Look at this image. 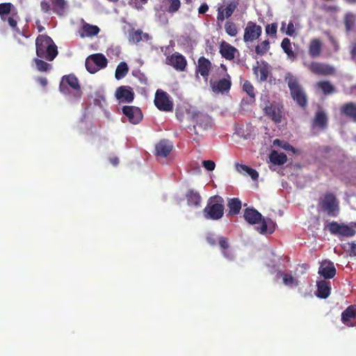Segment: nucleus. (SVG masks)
I'll return each instance as SVG.
<instances>
[{
	"instance_id": "1",
	"label": "nucleus",
	"mask_w": 356,
	"mask_h": 356,
	"mask_svg": "<svg viewBox=\"0 0 356 356\" xmlns=\"http://www.w3.org/2000/svg\"><path fill=\"white\" fill-rule=\"evenodd\" d=\"M243 218L250 225L261 222V225L256 227V229L260 234H271L275 230L274 222L269 218H263L262 215L254 208H246L244 210Z\"/></svg>"
},
{
	"instance_id": "2",
	"label": "nucleus",
	"mask_w": 356,
	"mask_h": 356,
	"mask_svg": "<svg viewBox=\"0 0 356 356\" xmlns=\"http://www.w3.org/2000/svg\"><path fill=\"white\" fill-rule=\"evenodd\" d=\"M36 55L38 58L52 61L58 55L57 46L47 35H39L35 40Z\"/></svg>"
},
{
	"instance_id": "3",
	"label": "nucleus",
	"mask_w": 356,
	"mask_h": 356,
	"mask_svg": "<svg viewBox=\"0 0 356 356\" xmlns=\"http://www.w3.org/2000/svg\"><path fill=\"white\" fill-rule=\"evenodd\" d=\"M224 210L223 198L219 195H213L208 199L202 214L207 220H218L222 218Z\"/></svg>"
},
{
	"instance_id": "4",
	"label": "nucleus",
	"mask_w": 356,
	"mask_h": 356,
	"mask_svg": "<svg viewBox=\"0 0 356 356\" xmlns=\"http://www.w3.org/2000/svg\"><path fill=\"white\" fill-rule=\"evenodd\" d=\"M284 81L287 83L292 99L300 107L302 108H306L307 106V97L298 78L291 73L288 72L285 75Z\"/></svg>"
},
{
	"instance_id": "5",
	"label": "nucleus",
	"mask_w": 356,
	"mask_h": 356,
	"mask_svg": "<svg viewBox=\"0 0 356 356\" xmlns=\"http://www.w3.org/2000/svg\"><path fill=\"white\" fill-rule=\"evenodd\" d=\"M318 206L322 211L327 213L328 216L335 217L339 210V201L335 195L332 193L327 192L323 197L320 198Z\"/></svg>"
},
{
	"instance_id": "6",
	"label": "nucleus",
	"mask_w": 356,
	"mask_h": 356,
	"mask_svg": "<svg viewBox=\"0 0 356 356\" xmlns=\"http://www.w3.org/2000/svg\"><path fill=\"white\" fill-rule=\"evenodd\" d=\"M59 90L64 95H70L73 90L80 96L81 86L77 77L73 74L63 76L59 84Z\"/></svg>"
},
{
	"instance_id": "7",
	"label": "nucleus",
	"mask_w": 356,
	"mask_h": 356,
	"mask_svg": "<svg viewBox=\"0 0 356 356\" xmlns=\"http://www.w3.org/2000/svg\"><path fill=\"white\" fill-rule=\"evenodd\" d=\"M42 12L50 14L51 11L57 15L62 16L65 14L67 3L65 0H42L40 2Z\"/></svg>"
},
{
	"instance_id": "8",
	"label": "nucleus",
	"mask_w": 356,
	"mask_h": 356,
	"mask_svg": "<svg viewBox=\"0 0 356 356\" xmlns=\"http://www.w3.org/2000/svg\"><path fill=\"white\" fill-rule=\"evenodd\" d=\"M328 229L332 234L339 235L346 237H352L356 234V224L350 225L339 224L337 222L332 221L327 225Z\"/></svg>"
},
{
	"instance_id": "9",
	"label": "nucleus",
	"mask_w": 356,
	"mask_h": 356,
	"mask_svg": "<svg viewBox=\"0 0 356 356\" xmlns=\"http://www.w3.org/2000/svg\"><path fill=\"white\" fill-rule=\"evenodd\" d=\"M154 102L159 111L164 112L173 111V102L170 100L169 95L161 89L156 90Z\"/></svg>"
},
{
	"instance_id": "10",
	"label": "nucleus",
	"mask_w": 356,
	"mask_h": 356,
	"mask_svg": "<svg viewBox=\"0 0 356 356\" xmlns=\"http://www.w3.org/2000/svg\"><path fill=\"white\" fill-rule=\"evenodd\" d=\"M192 119L195 123L193 128L196 134H199V131L207 130L211 126V118L207 114L200 112L195 113L192 115Z\"/></svg>"
},
{
	"instance_id": "11",
	"label": "nucleus",
	"mask_w": 356,
	"mask_h": 356,
	"mask_svg": "<svg viewBox=\"0 0 356 356\" xmlns=\"http://www.w3.org/2000/svg\"><path fill=\"white\" fill-rule=\"evenodd\" d=\"M307 67L313 74L316 75L332 76L336 73L335 68L327 63L312 62Z\"/></svg>"
},
{
	"instance_id": "12",
	"label": "nucleus",
	"mask_w": 356,
	"mask_h": 356,
	"mask_svg": "<svg viewBox=\"0 0 356 356\" xmlns=\"http://www.w3.org/2000/svg\"><path fill=\"white\" fill-rule=\"evenodd\" d=\"M262 33L261 26L250 21L244 30L243 40L245 42H252L258 39Z\"/></svg>"
},
{
	"instance_id": "13",
	"label": "nucleus",
	"mask_w": 356,
	"mask_h": 356,
	"mask_svg": "<svg viewBox=\"0 0 356 356\" xmlns=\"http://www.w3.org/2000/svg\"><path fill=\"white\" fill-rule=\"evenodd\" d=\"M122 111L129 122L133 124H137L143 120V115L142 111L137 106H124Z\"/></svg>"
},
{
	"instance_id": "14",
	"label": "nucleus",
	"mask_w": 356,
	"mask_h": 356,
	"mask_svg": "<svg viewBox=\"0 0 356 356\" xmlns=\"http://www.w3.org/2000/svg\"><path fill=\"white\" fill-rule=\"evenodd\" d=\"M115 96L119 103H131L135 97L133 88L129 86H121L115 92Z\"/></svg>"
},
{
	"instance_id": "15",
	"label": "nucleus",
	"mask_w": 356,
	"mask_h": 356,
	"mask_svg": "<svg viewBox=\"0 0 356 356\" xmlns=\"http://www.w3.org/2000/svg\"><path fill=\"white\" fill-rule=\"evenodd\" d=\"M263 111L264 115L275 124H279L282 122V111L276 104L268 102L263 108Z\"/></svg>"
},
{
	"instance_id": "16",
	"label": "nucleus",
	"mask_w": 356,
	"mask_h": 356,
	"mask_svg": "<svg viewBox=\"0 0 356 356\" xmlns=\"http://www.w3.org/2000/svg\"><path fill=\"white\" fill-rule=\"evenodd\" d=\"M318 273L325 280H330L336 275L337 270L332 261L324 260L321 263Z\"/></svg>"
},
{
	"instance_id": "17",
	"label": "nucleus",
	"mask_w": 356,
	"mask_h": 356,
	"mask_svg": "<svg viewBox=\"0 0 356 356\" xmlns=\"http://www.w3.org/2000/svg\"><path fill=\"white\" fill-rule=\"evenodd\" d=\"M167 64L172 66L176 70L183 72L187 65L186 58L178 52H175L167 58Z\"/></svg>"
},
{
	"instance_id": "18",
	"label": "nucleus",
	"mask_w": 356,
	"mask_h": 356,
	"mask_svg": "<svg viewBox=\"0 0 356 356\" xmlns=\"http://www.w3.org/2000/svg\"><path fill=\"white\" fill-rule=\"evenodd\" d=\"M219 53L222 58L227 60H232L236 54H239L238 50L235 47L224 40L220 42Z\"/></svg>"
},
{
	"instance_id": "19",
	"label": "nucleus",
	"mask_w": 356,
	"mask_h": 356,
	"mask_svg": "<svg viewBox=\"0 0 356 356\" xmlns=\"http://www.w3.org/2000/svg\"><path fill=\"white\" fill-rule=\"evenodd\" d=\"M210 85L214 92L223 93L224 92H227L229 90L232 86L231 77L229 74H227L226 78H222L215 81H210Z\"/></svg>"
},
{
	"instance_id": "20",
	"label": "nucleus",
	"mask_w": 356,
	"mask_h": 356,
	"mask_svg": "<svg viewBox=\"0 0 356 356\" xmlns=\"http://www.w3.org/2000/svg\"><path fill=\"white\" fill-rule=\"evenodd\" d=\"M355 319H356V305H350L341 313V322L348 327H354L356 325L353 322Z\"/></svg>"
},
{
	"instance_id": "21",
	"label": "nucleus",
	"mask_w": 356,
	"mask_h": 356,
	"mask_svg": "<svg viewBox=\"0 0 356 356\" xmlns=\"http://www.w3.org/2000/svg\"><path fill=\"white\" fill-rule=\"evenodd\" d=\"M211 68L212 64L211 61L204 56H201L197 60L195 72L200 74L203 78L207 79Z\"/></svg>"
},
{
	"instance_id": "22",
	"label": "nucleus",
	"mask_w": 356,
	"mask_h": 356,
	"mask_svg": "<svg viewBox=\"0 0 356 356\" xmlns=\"http://www.w3.org/2000/svg\"><path fill=\"white\" fill-rule=\"evenodd\" d=\"M339 111L342 116L356 122V103L353 102L345 103L341 106Z\"/></svg>"
},
{
	"instance_id": "23",
	"label": "nucleus",
	"mask_w": 356,
	"mask_h": 356,
	"mask_svg": "<svg viewBox=\"0 0 356 356\" xmlns=\"http://www.w3.org/2000/svg\"><path fill=\"white\" fill-rule=\"evenodd\" d=\"M328 118L327 114L322 109H318L312 120V125L313 127H318L324 130L327 127Z\"/></svg>"
},
{
	"instance_id": "24",
	"label": "nucleus",
	"mask_w": 356,
	"mask_h": 356,
	"mask_svg": "<svg viewBox=\"0 0 356 356\" xmlns=\"http://www.w3.org/2000/svg\"><path fill=\"white\" fill-rule=\"evenodd\" d=\"M173 148L172 143L168 140H161L155 146V154L157 156L166 157Z\"/></svg>"
},
{
	"instance_id": "25",
	"label": "nucleus",
	"mask_w": 356,
	"mask_h": 356,
	"mask_svg": "<svg viewBox=\"0 0 356 356\" xmlns=\"http://www.w3.org/2000/svg\"><path fill=\"white\" fill-rule=\"evenodd\" d=\"M323 42L320 38H313L308 45V54L311 58H316L321 56L323 51Z\"/></svg>"
},
{
	"instance_id": "26",
	"label": "nucleus",
	"mask_w": 356,
	"mask_h": 356,
	"mask_svg": "<svg viewBox=\"0 0 356 356\" xmlns=\"http://www.w3.org/2000/svg\"><path fill=\"white\" fill-rule=\"evenodd\" d=\"M317 290L316 295L318 298L325 299L330 295L331 292V283L329 281L325 280H320L316 282Z\"/></svg>"
},
{
	"instance_id": "27",
	"label": "nucleus",
	"mask_w": 356,
	"mask_h": 356,
	"mask_svg": "<svg viewBox=\"0 0 356 356\" xmlns=\"http://www.w3.org/2000/svg\"><path fill=\"white\" fill-rule=\"evenodd\" d=\"M186 197L189 206H195L196 207L201 206L202 197L197 191L193 189L188 190L186 194Z\"/></svg>"
},
{
	"instance_id": "28",
	"label": "nucleus",
	"mask_w": 356,
	"mask_h": 356,
	"mask_svg": "<svg viewBox=\"0 0 356 356\" xmlns=\"http://www.w3.org/2000/svg\"><path fill=\"white\" fill-rule=\"evenodd\" d=\"M100 29L97 26L84 22L82 26V31L80 32L79 35L81 38L91 37L97 35Z\"/></svg>"
},
{
	"instance_id": "29",
	"label": "nucleus",
	"mask_w": 356,
	"mask_h": 356,
	"mask_svg": "<svg viewBox=\"0 0 356 356\" xmlns=\"http://www.w3.org/2000/svg\"><path fill=\"white\" fill-rule=\"evenodd\" d=\"M151 39L149 35L147 33H143L141 30H133L129 32V41L137 44L140 41H147Z\"/></svg>"
},
{
	"instance_id": "30",
	"label": "nucleus",
	"mask_w": 356,
	"mask_h": 356,
	"mask_svg": "<svg viewBox=\"0 0 356 356\" xmlns=\"http://www.w3.org/2000/svg\"><path fill=\"white\" fill-rule=\"evenodd\" d=\"M227 207L229 209V216H236L239 213L241 209V201L236 197L231 198L228 200Z\"/></svg>"
},
{
	"instance_id": "31",
	"label": "nucleus",
	"mask_w": 356,
	"mask_h": 356,
	"mask_svg": "<svg viewBox=\"0 0 356 356\" xmlns=\"http://www.w3.org/2000/svg\"><path fill=\"white\" fill-rule=\"evenodd\" d=\"M281 47L284 52L287 55L288 58L294 60L297 58V54H296L291 47V40L288 38H284L281 42Z\"/></svg>"
},
{
	"instance_id": "32",
	"label": "nucleus",
	"mask_w": 356,
	"mask_h": 356,
	"mask_svg": "<svg viewBox=\"0 0 356 356\" xmlns=\"http://www.w3.org/2000/svg\"><path fill=\"white\" fill-rule=\"evenodd\" d=\"M269 159L274 165H283L287 161L286 155L284 153H279L276 150H272Z\"/></svg>"
},
{
	"instance_id": "33",
	"label": "nucleus",
	"mask_w": 356,
	"mask_h": 356,
	"mask_svg": "<svg viewBox=\"0 0 356 356\" xmlns=\"http://www.w3.org/2000/svg\"><path fill=\"white\" fill-rule=\"evenodd\" d=\"M20 19V17L17 12H13L10 15H7L6 17L5 20H2L3 22H7L10 27L15 31L19 32V29L17 26L18 21Z\"/></svg>"
},
{
	"instance_id": "34",
	"label": "nucleus",
	"mask_w": 356,
	"mask_h": 356,
	"mask_svg": "<svg viewBox=\"0 0 356 356\" xmlns=\"http://www.w3.org/2000/svg\"><path fill=\"white\" fill-rule=\"evenodd\" d=\"M92 62L100 69L105 68L107 66L108 60L106 56L100 53L94 54L89 56Z\"/></svg>"
},
{
	"instance_id": "35",
	"label": "nucleus",
	"mask_w": 356,
	"mask_h": 356,
	"mask_svg": "<svg viewBox=\"0 0 356 356\" xmlns=\"http://www.w3.org/2000/svg\"><path fill=\"white\" fill-rule=\"evenodd\" d=\"M318 89L321 90L325 95L336 92L334 86L328 81H320L316 83Z\"/></svg>"
},
{
	"instance_id": "36",
	"label": "nucleus",
	"mask_w": 356,
	"mask_h": 356,
	"mask_svg": "<svg viewBox=\"0 0 356 356\" xmlns=\"http://www.w3.org/2000/svg\"><path fill=\"white\" fill-rule=\"evenodd\" d=\"M16 11V9L11 3H0V17L1 20H5L7 15H10L13 12Z\"/></svg>"
},
{
	"instance_id": "37",
	"label": "nucleus",
	"mask_w": 356,
	"mask_h": 356,
	"mask_svg": "<svg viewBox=\"0 0 356 356\" xmlns=\"http://www.w3.org/2000/svg\"><path fill=\"white\" fill-rule=\"evenodd\" d=\"M129 72V67L125 62H120L117 66L115 73V77L117 80H120L126 76Z\"/></svg>"
},
{
	"instance_id": "38",
	"label": "nucleus",
	"mask_w": 356,
	"mask_h": 356,
	"mask_svg": "<svg viewBox=\"0 0 356 356\" xmlns=\"http://www.w3.org/2000/svg\"><path fill=\"white\" fill-rule=\"evenodd\" d=\"M253 71L257 76L259 75L260 81H265L267 80L269 74V71L266 65H264L261 67H254Z\"/></svg>"
},
{
	"instance_id": "39",
	"label": "nucleus",
	"mask_w": 356,
	"mask_h": 356,
	"mask_svg": "<svg viewBox=\"0 0 356 356\" xmlns=\"http://www.w3.org/2000/svg\"><path fill=\"white\" fill-rule=\"evenodd\" d=\"M356 22V16L351 13L346 14L344 17V25L346 31H350L353 29Z\"/></svg>"
},
{
	"instance_id": "40",
	"label": "nucleus",
	"mask_w": 356,
	"mask_h": 356,
	"mask_svg": "<svg viewBox=\"0 0 356 356\" xmlns=\"http://www.w3.org/2000/svg\"><path fill=\"white\" fill-rule=\"evenodd\" d=\"M270 49V42L265 40L255 47V52L258 56H262Z\"/></svg>"
},
{
	"instance_id": "41",
	"label": "nucleus",
	"mask_w": 356,
	"mask_h": 356,
	"mask_svg": "<svg viewBox=\"0 0 356 356\" xmlns=\"http://www.w3.org/2000/svg\"><path fill=\"white\" fill-rule=\"evenodd\" d=\"M218 243L223 255L227 259H232L231 255L227 251L229 247L228 238L225 236H220L218 238Z\"/></svg>"
},
{
	"instance_id": "42",
	"label": "nucleus",
	"mask_w": 356,
	"mask_h": 356,
	"mask_svg": "<svg viewBox=\"0 0 356 356\" xmlns=\"http://www.w3.org/2000/svg\"><path fill=\"white\" fill-rule=\"evenodd\" d=\"M33 61L35 64L36 69L40 72H47L51 68V65L38 58H35Z\"/></svg>"
},
{
	"instance_id": "43",
	"label": "nucleus",
	"mask_w": 356,
	"mask_h": 356,
	"mask_svg": "<svg viewBox=\"0 0 356 356\" xmlns=\"http://www.w3.org/2000/svg\"><path fill=\"white\" fill-rule=\"evenodd\" d=\"M239 3V0H231L227 5V7L223 9L225 10L226 18L231 17L236 9Z\"/></svg>"
},
{
	"instance_id": "44",
	"label": "nucleus",
	"mask_w": 356,
	"mask_h": 356,
	"mask_svg": "<svg viewBox=\"0 0 356 356\" xmlns=\"http://www.w3.org/2000/svg\"><path fill=\"white\" fill-rule=\"evenodd\" d=\"M225 29L226 33L232 37H234L237 35L238 31L236 26L232 22H227L225 24Z\"/></svg>"
},
{
	"instance_id": "45",
	"label": "nucleus",
	"mask_w": 356,
	"mask_h": 356,
	"mask_svg": "<svg viewBox=\"0 0 356 356\" xmlns=\"http://www.w3.org/2000/svg\"><path fill=\"white\" fill-rule=\"evenodd\" d=\"M283 282L286 286H297L298 284V281L293 277L291 274L282 273Z\"/></svg>"
},
{
	"instance_id": "46",
	"label": "nucleus",
	"mask_w": 356,
	"mask_h": 356,
	"mask_svg": "<svg viewBox=\"0 0 356 356\" xmlns=\"http://www.w3.org/2000/svg\"><path fill=\"white\" fill-rule=\"evenodd\" d=\"M243 90L248 95V96L254 99L255 97V93H254V88L252 86V84L249 81H245L243 85Z\"/></svg>"
},
{
	"instance_id": "47",
	"label": "nucleus",
	"mask_w": 356,
	"mask_h": 356,
	"mask_svg": "<svg viewBox=\"0 0 356 356\" xmlns=\"http://www.w3.org/2000/svg\"><path fill=\"white\" fill-rule=\"evenodd\" d=\"M167 1L169 3V6L168 8V13H175L179 10L180 6H181V3H180L179 0H167Z\"/></svg>"
},
{
	"instance_id": "48",
	"label": "nucleus",
	"mask_w": 356,
	"mask_h": 356,
	"mask_svg": "<svg viewBox=\"0 0 356 356\" xmlns=\"http://www.w3.org/2000/svg\"><path fill=\"white\" fill-rule=\"evenodd\" d=\"M86 68L91 74H95L99 71V67L92 62L90 56L86 60Z\"/></svg>"
},
{
	"instance_id": "49",
	"label": "nucleus",
	"mask_w": 356,
	"mask_h": 356,
	"mask_svg": "<svg viewBox=\"0 0 356 356\" xmlns=\"http://www.w3.org/2000/svg\"><path fill=\"white\" fill-rule=\"evenodd\" d=\"M266 33L267 35L270 36H275L277 30V24L276 23H272L270 24H268L266 26Z\"/></svg>"
},
{
	"instance_id": "50",
	"label": "nucleus",
	"mask_w": 356,
	"mask_h": 356,
	"mask_svg": "<svg viewBox=\"0 0 356 356\" xmlns=\"http://www.w3.org/2000/svg\"><path fill=\"white\" fill-rule=\"evenodd\" d=\"M203 166L209 171H213L215 169L216 164L211 160H207L202 162Z\"/></svg>"
},
{
	"instance_id": "51",
	"label": "nucleus",
	"mask_w": 356,
	"mask_h": 356,
	"mask_svg": "<svg viewBox=\"0 0 356 356\" xmlns=\"http://www.w3.org/2000/svg\"><path fill=\"white\" fill-rule=\"evenodd\" d=\"M245 174H248L249 176H250L252 180H257L259 177V173L257 171L250 167Z\"/></svg>"
},
{
	"instance_id": "52",
	"label": "nucleus",
	"mask_w": 356,
	"mask_h": 356,
	"mask_svg": "<svg viewBox=\"0 0 356 356\" xmlns=\"http://www.w3.org/2000/svg\"><path fill=\"white\" fill-rule=\"evenodd\" d=\"M236 170L238 172H239L240 173L244 174V175L246 173L247 170L249 168V167L246 165L238 164V163L236 164Z\"/></svg>"
},
{
	"instance_id": "53",
	"label": "nucleus",
	"mask_w": 356,
	"mask_h": 356,
	"mask_svg": "<svg viewBox=\"0 0 356 356\" xmlns=\"http://www.w3.org/2000/svg\"><path fill=\"white\" fill-rule=\"evenodd\" d=\"M294 32H295V29H294L293 24L292 22H289L287 26V29H286V35L291 36V35H293Z\"/></svg>"
},
{
	"instance_id": "54",
	"label": "nucleus",
	"mask_w": 356,
	"mask_h": 356,
	"mask_svg": "<svg viewBox=\"0 0 356 356\" xmlns=\"http://www.w3.org/2000/svg\"><path fill=\"white\" fill-rule=\"evenodd\" d=\"M225 17H225V10L223 9L218 8V15H217L218 20L222 22Z\"/></svg>"
},
{
	"instance_id": "55",
	"label": "nucleus",
	"mask_w": 356,
	"mask_h": 356,
	"mask_svg": "<svg viewBox=\"0 0 356 356\" xmlns=\"http://www.w3.org/2000/svg\"><path fill=\"white\" fill-rule=\"evenodd\" d=\"M329 40L331 43V44L332 45V47H334V51H338L339 50V44L337 42V41L335 40V38L330 35L329 37Z\"/></svg>"
},
{
	"instance_id": "56",
	"label": "nucleus",
	"mask_w": 356,
	"mask_h": 356,
	"mask_svg": "<svg viewBox=\"0 0 356 356\" xmlns=\"http://www.w3.org/2000/svg\"><path fill=\"white\" fill-rule=\"evenodd\" d=\"M208 10H209L208 5L206 3H203L198 8V13H199V14H204L205 13L207 12Z\"/></svg>"
},
{
	"instance_id": "57",
	"label": "nucleus",
	"mask_w": 356,
	"mask_h": 356,
	"mask_svg": "<svg viewBox=\"0 0 356 356\" xmlns=\"http://www.w3.org/2000/svg\"><path fill=\"white\" fill-rule=\"evenodd\" d=\"M37 81L43 87H45L48 83L47 79L45 77H38Z\"/></svg>"
},
{
	"instance_id": "58",
	"label": "nucleus",
	"mask_w": 356,
	"mask_h": 356,
	"mask_svg": "<svg viewBox=\"0 0 356 356\" xmlns=\"http://www.w3.org/2000/svg\"><path fill=\"white\" fill-rule=\"evenodd\" d=\"M282 147L285 150H291L293 152L295 151L294 147L290 145L288 143H284L283 145H282Z\"/></svg>"
},
{
	"instance_id": "59",
	"label": "nucleus",
	"mask_w": 356,
	"mask_h": 356,
	"mask_svg": "<svg viewBox=\"0 0 356 356\" xmlns=\"http://www.w3.org/2000/svg\"><path fill=\"white\" fill-rule=\"evenodd\" d=\"M207 241L211 245H215L216 243V241L215 238L211 236H208L207 237Z\"/></svg>"
},
{
	"instance_id": "60",
	"label": "nucleus",
	"mask_w": 356,
	"mask_h": 356,
	"mask_svg": "<svg viewBox=\"0 0 356 356\" xmlns=\"http://www.w3.org/2000/svg\"><path fill=\"white\" fill-rule=\"evenodd\" d=\"M350 54L353 58H355L356 56V42L353 43L352 45V48L350 50Z\"/></svg>"
},
{
	"instance_id": "61",
	"label": "nucleus",
	"mask_w": 356,
	"mask_h": 356,
	"mask_svg": "<svg viewBox=\"0 0 356 356\" xmlns=\"http://www.w3.org/2000/svg\"><path fill=\"white\" fill-rule=\"evenodd\" d=\"M109 161L114 166L118 165L119 163V159L118 157L110 158Z\"/></svg>"
},
{
	"instance_id": "62",
	"label": "nucleus",
	"mask_w": 356,
	"mask_h": 356,
	"mask_svg": "<svg viewBox=\"0 0 356 356\" xmlns=\"http://www.w3.org/2000/svg\"><path fill=\"white\" fill-rule=\"evenodd\" d=\"M350 252L354 255H356V244L355 243H352L350 244Z\"/></svg>"
},
{
	"instance_id": "63",
	"label": "nucleus",
	"mask_w": 356,
	"mask_h": 356,
	"mask_svg": "<svg viewBox=\"0 0 356 356\" xmlns=\"http://www.w3.org/2000/svg\"><path fill=\"white\" fill-rule=\"evenodd\" d=\"M282 141H281L279 139H275L273 142V144L274 145H277L278 146H280L282 147Z\"/></svg>"
},
{
	"instance_id": "64",
	"label": "nucleus",
	"mask_w": 356,
	"mask_h": 356,
	"mask_svg": "<svg viewBox=\"0 0 356 356\" xmlns=\"http://www.w3.org/2000/svg\"><path fill=\"white\" fill-rule=\"evenodd\" d=\"M37 28H38V32H42L44 30V28L43 26H42L41 24H37Z\"/></svg>"
}]
</instances>
